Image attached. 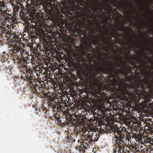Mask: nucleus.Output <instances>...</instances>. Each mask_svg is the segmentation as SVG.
<instances>
[{"label": "nucleus", "mask_w": 153, "mask_h": 153, "mask_svg": "<svg viewBox=\"0 0 153 153\" xmlns=\"http://www.w3.org/2000/svg\"><path fill=\"white\" fill-rule=\"evenodd\" d=\"M19 39V37L16 35H13L10 39L9 40V44L13 47V49L9 52L10 54L14 56L13 58L14 61L17 60V66L21 74V78L24 80H33V70L26 65L29 57L28 55L24 50L25 46L22 39Z\"/></svg>", "instance_id": "1"}, {"label": "nucleus", "mask_w": 153, "mask_h": 153, "mask_svg": "<svg viewBox=\"0 0 153 153\" xmlns=\"http://www.w3.org/2000/svg\"><path fill=\"white\" fill-rule=\"evenodd\" d=\"M86 24V26L84 27L83 24H75L76 27L72 28L71 26L67 27L66 25H65V28L66 30V32L71 33H72L73 36L77 37V35H83L84 37H86L89 36L91 33L94 36V38L92 39V44L97 46L98 48H100L101 46L103 45L101 43L100 40H97V37L96 36L97 32L100 31L101 33L102 31L101 29L102 28V24L99 21L96 20L95 21L92 22L91 24Z\"/></svg>", "instance_id": "2"}, {"label": "nucleus", "mask_w": 153, "mask_h": 153, "mask_svg": "<svg viewBox=\"0 0 153 153\" xmlns=\"http://www.w3.org/2000/svg\"><path fill=\"white\" fill-rule=\"evenodd\" d=\"M5 3L0 0V30L1 36L4 40L9 42L14 35L16 34L14 27L16 26V18L9 13L8 10H4Z\"/></svg>", "instance_id": "3"}, {"label": "nucleus", "mask_w": 153, "mask_h": 153, "mask_svg": "<svg viewBox=\"0 0 153 153\" xmlns=\"http://www.w3.org/2000/svg\"><path fill=\"white\" fill-rule=\"evenodd\" d=\"M101 0H91L92 5L90 7L93 9L96 13L93 14L94 21H98V18L101 24L106 27L108 24V20L113 17L114 13L112 10L107 11L108 9L104 7L101 2Z\"/></svg>", "instance_id": "4"}, {"label": "nucleus", "mask_w": 153, "mask_h": 153, "mask_svg": "<svg viewBox=\"0 0 153 153\" xmlns=\"http://www.w3.org/2000/svg\"><path fill=\"white\" fill-rule=\"evenodd\" d=\"M116 29H111V33L109 32L108 30H106V32L108 34V36L106 37V35L105 33L103 34L102 37H99L100 41L102 42L105 45V46L103 44L102 46L104 47L105 49L104 51L105 52H109L110 51V49L112 48V51L114 53H116L117 55L121 57V53H123V51L120 48H117V49L116 51H115L114 49V48L117 47V46L115 45L113 43V40L112 39L113 37L116 40H119L120 39L118 38L119 36H122V35L118 32V31H121V30L119 27L117 26H115ZM98 36H99L98 34L97 35Z\"/></svg>", "instance_id": "5"}, {"label": "nucleus", "mask_w": 153, "mask_h": 153, "mask_svg": "<svg viewBox=\"0 0 153 153\" xmlns=\"http://www.w3.org/2000/svg\"><path fill=\"white\" fill-rule=\"evenodd\" d=\"M111 130L115 134L114 136L116 140V142L115 146L116 150H118L119 149H123L125 148L124 142L125 140H129L131 138L130 134H126V128H122V129L120 130V128L117 126H113L111 127Z\"/></svg>", "instance_id": "6"}, {"label": "nucleus", "mask_w": 153, "mask_h": 153, "mask_svg": "<svg viewBox=\"0 0 153 153\" xmlns=\"http://www.w3.org/2000/svg\"><path fill=\"white\" fill-rule=\"evenodd\" d=\"M94 132L92 131H86L84 133V140L82 142L79 146L80 150L84 152L85 150L87 149V148L90 146L92 142L93 141L92 139L93 133Z\"/></svg>", "instance_id": "7"}, {"label": "nucleus", "mask_w": 153, "mask_h": 153, "mask_svg": "<svg viewBox=\"0 0 153 153\" xmlns=\"http://www.w3.org/2000/svg\"><path fill=\"white\" fill-rule=\"evenodd\" d=\"M33 76L34 78L33 80L27 79L25 80L27 81L30 85L31 87L32 88H33V90L35 92V93L42 96V95L44 94V88L41 85H37V83H36V82H35L36 79L35 77L33 74Z\"/></svg>", "instance_id": "8"}, {"label": "nucleus", "mask_w": 153, "mask_h": 153, "mask_svg": "<svg viewBox=\"0 0 153 153\" xmlns=\"http://www.w3.org/2000/svg\"><path fill=\"white\" fill-rule=\"evenodd\" d=\"M55 99L51 97H49L48 99V102L50 107L53 109H56L57 110H61L63 111V109H64V107L62 105L63 102L59 101L56 102L55 101Z\"/></svg>", "instance_id": "9"}, {"label": "nucleus", "mask_w": 153, "mask_h": 153, "mask_svg": "<svg viewBox=\"0 0 153 153\" xmlns=\"http://www.w3.org/2000/svg\"><path fill=\"white\" fill-rule=\"evenodd\" d=\"M63 116L65 118L66 121L65 124L68 125L69 123H72L73 122L78 123L79 119L76 116H74V118H73L72 115L70 114L69 111L68 110H65L63 112Z\"/></svg>", "instance_id": "10"}, {"label": "nucleus", "mask_w": 153, "mask_h": 153, "mask_svg": "<svg viewBox=\"0 0 153 153\" xmlns=\"http://www.w3.org/2000/svg\"><path fill=\"white\" fill-rule=\"evenodd\" d=\"M53 24L55 27H56V28L58 27L61 30H64V28L63 25L65 24L63 22L59 20H56L54 22Z\"/></svg>", "instance_id": "11"}, {"label": "nucleus", "mask_w": 153, "mask_h": 153, "mask_svg": "<svg viewBox=\"0 0 153 153\" xmlns=\"http://www.w3.org/2000/svg\"><path fill=\"white\" fill-rule=\"evenodd\" d=\"M8 57V55L7 54H6L4 52L1 56V61L6 62L7 60Z\"/></svg>", "instance_id": "12"}, {"label": "nucleus", "mask_w": 153, "mask_h": 153, "mask_svg": "<svg viewBox=\"0 0 153 153\" xmlns=\"http://www.w3.org/2000/svg\"><path fill=\"white\" fill-rule=\"evenodd\" d=\"M135 44V45H136V43H134V41L132 40V39H131V42L130 43H128V44L129 45L128 46V48L129 49V54H130L131 53V51L132 49V47L133 46V45Z\"/></svg>", "instance_id": "13"}, {"label": "nucleus", "mask_w": 153, "mask_h": 153, "mask_svg": "<svg viewBox=\"0 0 153 153\" xmlns=\"http://www.w3.org/2000/svg\"><path fill=\"white\" fill-rule=\"evenodd\" d=\"M147 145V153H150L151 148H152V145H153L151 143H148L146 144Z\"/></svg>", "instance_id": "14"}, {"label": "nucleus", "mask_w": 153, "mask_h": 153, "mask_svg": "<svg viewBox=\"0 0 153 153\" xmlns=\"http://www.w3.org/2000/svg\"><path fill=\"white\" fill-rule=\"evenodd\" d=\"M125 148L123 149H119L118 150H115L113 153H127L126 152H124Z\"/></svg>", "instance_id": "15"}, {"label": "nucleus", "mask_w": 153, "mask_h": 153, "mask_svg": "<svg viewBox=\"0 0 153 153\" xmlns=\"http://www.w3.org/2000/svg\"><path fill=\"white\" fill-rule=\"evenodd\" d=\"M31 62L32 64H35V62L36 63H39V61L38 60V58L37 57H32L31 59Z\"/></svg>", "instance_id": "16"}, {"label": "nucleus", "mask_w": 153, "mask_h": 153, "mask_svg": "<svg viewBox=\"0 0 153 153\" xmlns=\"http://www.w3.org/2000/svg\"><path fill=\"white\" fill-rule=\"evenodd\" d=\"M129 149L132 151L134 152L136 151V149L133 145L130 146Z\"/></svg>", "instance_id": "17"}, {"label": "nucleus", "mask_w": 153, "mask_h": 153, "mask_svg": "<svg viewBox=\"0 0 153 153\" xmlns=\"http://www.w3.org/2000/svg\"><path fill=\"white\" fill-rule=\"evenodd\" d=\"M80 59H79V62L80 61L81 62L83 63L85 62L86 61V59L85 58H83V57H80Z\"/></svg>", "instance_id": "18"}, {"label": "nucleus", "mask_w": 153, "mask_h": 153, "mask_svg": "<svg viewBox=\"0 0 153 153\" xmlns=\"http://www.w3.org/2000/svg\"><path fill=\"white\" fill-rule=\"evenodd\" d=\"M41 109H42V111H43V112L45 113H46L47 112V108H41Z\"/></svg>", "instance_id": "19"}, {"label": "nucleus", "mask_w": 153, "mask_h": 153, "mask_svg": "<svg viewBox=\"0 0 153 153\" xmlns=\"http://www.w3.org/2000/svg\"><path fill=\"white\" fill-rule=\"evenodd\" d=\"M147 146H146V148H144L142 150V153H147Z\"/></svg>", "instance_id": "20"}, {"label": "nucleus", "mask_w": 153, "mask_h": 153, "mask_svg": "<svg viewBox=\"0 0 153 153\" xmlns=\"http://www.w3.org/2000/svg\"><path fill=\"white\" fill-rule=\"evenodd\" d=\"M149 50H151L152 52H153V51L150 48H149V49L147 48H145L144 49L145 51H149Z\"/></svg>", "instance_id": "21"}, {"label": "nucleus", "mask_w": 153, "mask_h": 153, "mask_svg": "<svg viewBox=\"0 0 153 153\" xmlns=\"http://www.w3.org/2000/svg\"><path fill=\"white\" fill-rule=\"evenodd\" d=\"M74 133H75V135H76L80 133V131H78L77 130L76 131L75 130L74 131Z\"/></svg>", "instance_id": "22"}, {"label": "nucleus", "mask_w": 153, "mask_h": 153, "mask_svg": "<svg viewBox=\"0 0 153 153\" xmlns=\"http://www.w3.org/2000/svg\"><path fill=\"white\" fill-rule=\"evenodd\" d=\"M144 27H146V26L145 25H142L141 26V29L142 30Z\"/></svg>", "instance_id": "23"}, {"label": "nucleus", "mask_w": 153, "mask_h": 153, "mask_svg": "<svg viewBox=\"0 0 153 153\" xmlns=\"http://www.w3.org/2000/svg\"><path fill=\"white\" fill-rule=\"evenodd\" d=\"M139 27V25L138 24V23H136V24L135 25H134V27Z\"/></svg>", "instance_id": "24"}, {"label": "nucleus", "mask_w": 153, "mask_h": 153, "mask_svg": "<svg viewBox=\"0 0 153 153\" xmlns=\"http://www.w3.org/2000/svg\"><path fill=\"white\" fill-rule=\"evenodd\" d=\"M70 140H71L72 141L75 142V139H74V138L72 137H71V138H70Z\"/></svg>", "instance_id": "25"}, {"label": "nucleus", "mask_w": 153, "mask_h": 153, "mask_svg": "<svg viewBox=\"0 0 153 153\" xmlns=\"http://www.w3.org/2000/svg\"><path fill=\"white\" fill-rule=\"evenodd\" d=\"M71 136H68V137H67L68 140H70V138H71Z\"/></svg>", "instance_id": "26"}, {"label": "nucleus", "mask_w": 153, "mask_h": 153, "mask_svg": "<svg viewBox=\"0 0 153 153\" xmlns=\"http://www.w3.org/2000/svg\"><path fill=\"white\" fill-rule=\"evenodd\" d=\"M127 21L131 22V20L130 19H127Z\"/></svg>", "instance_id": "27"}, {"label": "nucleus", "mask_w": 153, "mask_h": 153, "mask_svg": "<svg viewBox=\"0 0 153 153\" xmlns=\"http://www.w3.org/2000/svg\"><path fill=\"white\" fill-rule=\"evenodd\" d=\"M52 2L53 3V4L54 5L55 4V0H53L52 1Z\"/></svg>", "instance_id": "28"}, {"label": "nucleus", "mask_w": 153, "mask_h": 153, "mask_svg": "<svg viewBox=\"0 0 153 153\" xmlns=\"http://www.w3.org/2000/svg\"><path fill=\"white\" fill-rule=\"evenodd\" d=\"M150 153H153V149L151 148Z\"/></svg>", "instance_id": "29"}, {"label": "nucleus", "mask_w": 153, "mask_h": 153, "mask_svg": "<svg viewBox=\"0 0 153 153\" xmlns=\"http://www.w3.org/2000/svg\"><path fill=\"white\" fill-rule=\"evenodd\" d=\"M5 70H7V67H6L5 66Z\"/></svg>", "instance_id": "30"}, {"label": "nucleus", "mask_w": 153, "mask_h": 153, "mask_svg": "<svg viewBox=\"0 0 153 153\" xmlns=\"http://www.w3.org/2000/svg\"><path fill=\"white\" fill-rule=\"evenodd\" d=\"M56 119L58 120H59V118H58V117H56Z\"/></svg>", "instance_id": "31"}, {"label": "nucleus", "mask_w": 153, "mask_h": 153, "mask_svg": "<svg viewBox=\"0 0 153 153\" xmlns=\"http://www.w3.org/2000/svg\"><path fill=\"white\" fill-rule=\"evenodd\" d=\"M94 90H95V91H96V90H97V88H96V87H95Z\"/></svg>", "instance_id": "32"}, {"label": "nucleus", "mask_w": 153, "mask_h": 153, "mask_svg": "<svg viewBox=\"0 0 153 153\" xmlns=\"http://www.w3.org/2000/svg\"><path fill=\"white\" fill-rule=\"evenodd\" d=\"M28 29L29 30H31V27L29 28Z\"/></svg>", "instance_id": "33"}, {"label": "nucleus", "mask_w": 153, "mask_h": 153, "mask_svg": "<svg viewBox=\"0 0 153 153\" xmlns=\"http://www.w3.org/2000/svg\"><path fill=\"white\" fill-rule=\"evenodd\" d=\"M125 25V22H123V25Z\"/></svg>", "instance_id": "34"}, {"label": "nucleus", "mask_w": 153, "mask_h": 153, "mask_svg": "<svg viewBox=\"0 0 153 153\" xmlns=\"http://www.w3.org/2000/svg\"><path fill=\"white\" fill-rule=\"evenodd\" d=\"M101 91V89H100L99 91V92H100L101 91Z\"/></svg>", "instance_id": "35"}, {"label": "nucleus", "mask_w": 153, "mask_h": 153, "mask_svg": "<svg viewBox=\"0 0 153 153\" xmlns=\"http://www.w3.org/2000/svg\"><path fill=\"white\" fill-rule=\"evenodd\" d=\"M124 8H127V6L124 7Z\"/></svg>", "instance_id": "36"}, {"label": "nucleus", "mask_w": 153, "mask_h": 153, "mask_svg": "<svg viewBox=\"0 0 153 153\" xmlns=\"http://www.w3.org/2000/svg\"><path fill=\"white\" fill-rule=\"evenodd\" d=\"M76 117L78 118V119H79V121H79V118H80V117H79H79ZM78 122H79V121H78Z\"/></svg>", "instance_id": "37"}, {"label": "nucleus", "mask_w": 153, "mask_h": 153, "mask_svg": "<svg viewBox=\"0 0 153 153\" xmlns=\"http://www.w3.org/2000/svg\"><path fill=\"white\" fill-rule=\"evenodd\" d=\"M110 7H111V9H112V7L111 6V5H110Z\"/></svg>", "instance_id": "38"}, {"label": "nucleus", "mask_w": 153, "mask_h": 153, "mask_svg": "<svg viewBox=\"0 0 153 153\" xmlns=\"http://www.w3.org/2000/svg\"><path fill=\"white\" fill-rule=\"evenodd\" d=\"M150 39H152V37H150Z\"/></svg>", "instance_id": "39"}, {"label": "nucleus", "mask_w": 153, "mask_h": 153, "mask_svg": "<svg viewBox=\"0 0 153 153\" xmlns=\"http://www.w3.org/2000/svg\"><path fill=\"white\" fill-rule=\"evenodd\" d=\"M126 150L128 152H129V151L128 150Z\"/></svg>", "instance_id": "40"}, {"label": "nucleus", "mask_w": 153, "mask_h": 153, "mask_svg": "<svg viewBox=\"0 0 153 153\" xmlns=\"http://www.w3.org/2000/svg\"><path fill=\"white\" fill-rule=\"evenodd\" d=\"M150 68V67H149V66H148V68H147V69H148V68Z\"/></svg>", "instance_id": "41"}, {"label": "nucleus", "mask_w": 153, "mask_h": 153, "mask_svg": "<svg viewBox=\"0 0 153 153\" xmlns=\"http://www.w3.org/2000/svg\"><path fill=\"white\" fill-rule=\"evenodd\" d=\"M126 55H127V56H128V54H127V53H126Z\"/></svg>", "instance_id": "42"}, {"label": "nucleus", "mask_w": 153, "mask_h": 153, "mask_svg": "<svg viewBox=\"0 0 153 153\" xmlns=\"http://www.w3.org/2000/svg\"><path fill=\"white\" fill-rule=\"evenodd\" d=\"M148 101H150V100H149H149H148Z\"/></svg>", "instance_id": "43"}, {"label": "nucleus", "mask_w": 153, "mask_h": 153, "mask_svg": "<svg viewBox=\"0 0 153 153\" xmlns=\"http://www.w3.org/2000/svg\"><path fill=\"white\" fill-rule=\"evenodd\" d=\"M131 5H132V6H133V7H134V6H133V4H132Z\"/></svg>", "instance_id": "44"}, {"label": "nucleus", "mask_w": 153, "mask_h": 153, "mask_svg": "<svg viewBox=\"0 0 153 153\" xmlns=\"http://www.w3.org/2000/svg\"><path fill=\"white\" fill-rule=\"evenodd\" d=\"M72 13H71V15H72Z\"/></svg>", "instance_id": "45"}, {"label": "nucleus", "mask_w": 153, "mask_h": 153, "mask_svg": "<svg viewBox=\"0 0 153 153\" xmlns=\"http://www.w3.org/2000/svg\"><path fill=\"white\" fill-rule=\"evenodd\" d=\"M132 30V29H131V31Z\"/></svg>", "instance_id": "46"}, {"label": "nucleus", "mask_w": 153, "mask_h": 153, "mask_svg": "<svg viewBox=\"0 0 153 153\" xmlns=\"http://www.w3.org/2000/svg\"><path fill=\"white\" fill-rule=\"evenodd\" d=\"M91 66H92V64H91Z\"/></svg>", "instance_id": "47"}, {"label": "nucleus", "mask_w": 153, "mask_h": 153, "mask_svg": "<svg viewBox=\"0 0 153 153\" xmlns=\"http://www.w3.org/2000/svg\"><path fill=\"white\" fill-rule=\"evenodd\" d=\"M128 73H129L128 72Z\"/></svg>", "instance_id": "48"}]
</instances>
